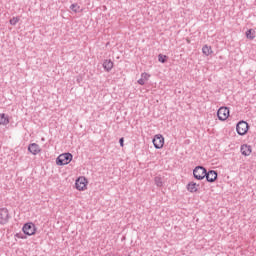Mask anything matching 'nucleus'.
Here are the masks:
<instances>
[{
    "mask_svg": "<svg viewBox=\"0 0 256 256\" xmlns=\"http://www.w3.org/2000/svg\"><path fill=\"white\" fill-rule=\"evenodd\" d=\"M73 161V154L67 152L60 154L56 159V164L59 166L69 165Z\"/></svg>",
    "mask_w": 256,
    "mask_h": 256,
    "instance_id": "nucleus-1",
    "label": "nucleus"
},
{
    "mask_svg": "<svg viewBox=\"0 0 256 256\" xmlns=\"http://www.w3.org/2000/svg\"><path fill=\"white\" fill-rule=\"evenodd\" d=\"M194 179L197 181H203L205 175H207V169L203 166H196L193 170Z\"/></svg>",
    "mask_w": 256,
    "mask_h": 256,
    "instance_id": "nucleus-2",
    "label": "nucleus"
},
{
    "mask_svg": "<svg viewBox=\"0 0 256 256\" xmlns=\"http://www.w3.org/2000/svg\"><path fill=\"white\" fill-rule=\"evenodd\" d=\"M236 131L238 135H246L249 131V124L246 121H239L236 125Z\"/></svg>",
    "mask_w": 256,
    "mask_h": 256,
    "instance_id": "nucleus-3",
    "label": "nucleus"
},
{
    "mask_svg": "<svg viewBox=\"0 0 256 256\" xmlns=\"http://www.w3.org/2000/svg\"><path fill=\"white\" fill-rule=\"evenodd\" d=\"M9 219H11L9 210L7 208H0V225H7Z\"/></svg>",
    "mask_w": 256,
    "mask_h": 256,
    "instance_id": "nucleus-4",
    "label": "nucleus"
},
{
    "mask_svg": "<svg viewBox=\"0 0 256 256\" xmlns=\"http://www.w3.org/2000/svg\"><path fill=\"white\" fill-rule=\"evenodd\" d=\"M152 143L155 149H163V145H165V138L161 134H157L154 136Z\"/></svg>",
    "mask_w": 256,
    "mask_h": 256,
    "instance_id": "nucleus-5",
    "label": "nucleus"
},
{
    "mask_svg": "<svg viewBox=\"0 0 256 256\" xmlns=\"http://www.w3.org/2000/svg\"><path fill=\"white\" fill-rule=\"evenodd\" d=\"M217 117L219 121H227L229 119V108L220 107L217 111Z\"/></svg>",
    "mask_w": 256,
    "mask_h": 256,
    "instance_id": "nucleus-6",
    "label": "nucleus"
},
{
    "mask_svg": "<svg viewBox=\"0 0 256 256\" xmlns=\"http://www.w3.org/2000/svg\"><path fill=\"white\" fill-rule=\"evenodd\" d=\"M22 231L24 233V235H35V231H37V228H35V224H33L32 222L26 223L24 224Z\"/></svg>",
    "mask_w": 256,
    "mask_h": 256,
    "instance_id": "nucleus-7",
    "label": "nucleus"
},
{
    "mask_svg": "<svg viewBox=\"0 0 256 256\" xmlns=\"http://www.w3.org/2000/svg\"><path fill=\"white\" fill-rule=\"evenodd\" d=\"M87 183L88 181L85 177H79L75 182V187L78 191H85L87 189Z\"/></svg>",
    "mask_w": 256,
    "mask_h": 256,
    "instance_id": "nucleus-8",
    "label": "nucleus"
},
{
    "mask_svg": "<svg viewBox=\"0 0 256 256\" xmlns=\"http://www.w3.org/2000/svg\"><path fill=\"white\" fill-rule=\"evenodd\" d=\"M206 178V181H208V183H215V181H217V171L215 170H210L208 172H206V175L204 176Z\"/></svg>",
    "mask_w": 256,
    "mask_h": 256,
    "instance_id": "nucleus-9",
    "label": "nucleus"
},
{
    "mask_svg": "<svg viewBox=\"0 0 256 256\" xmlns=\"http://www.w3.org/2000/svg\"><path fill=\"white\" fill-rule=\"evenodd\" d=\"M28 151L32 153V155H37L38 153H41V148L37 143H32L28 146Z\"/></svg>",
    "mask_w": 256,
    "mask_h": 256,
    "instance_id": "nucleus-10",
    "label": "nucleus"
},
{
    "mask_svg": "<svg viewBox=\"0 0 256 256\" xmlns=\"http://www.w3.org/2000/svg\"><path fill=\"white\" fill-rule=\"evenodd\" d=\"M251 146L250 145H247V144H243L241 146V153L242 155H244V157H249V155H251Z\"/></svg>",
    "mask_w": 256,
    "mask_h": 256,
    "instance_id": "nucleus-11",
    "label": "nucleus"
},
{
    "mask_svg": "<svg viewBox=\"0 0 256 256\" xmlns=\"http://www.w3.org/2000/svg\"><path fill=\"white\" fill-rule=\"evenodd\" d=\"M103 69L106 70L107 73H109V71H111V69H113V61L105 60L103 62Z\"/></svg>",
    "mask_w": 256,
    "mask_h": 256,
    "instance_id": "nucleus-12",
    "label": "nucleus"
},
{
    "mask_svg": "<svg viewBox=\"0 0 256 256\" xmlns=\"http://www.w3.org/2000/svg\"><path fill=\"white\" fill-rule=\"evenodd\" d=\"M187 190L190 193H197V183H195V182L188 183Z\"/></svg>",
    "mask_w": 256,
    "mask_h": 256,
    "instance_id": "nucleus-13",
    "label": "nucleus"
},
{
    "mask_svg": "<svg viewBox=\"0 0 256 256\" xmlns=\"http://www.w3.org/2000/svg\"><path fill=\"white\" fill-rule=\"evenodd\" d=\"M0 125H9V117L5 113L0 114Z\"/></svg>",
    "mask_w": 256,
    "mask_h": 256,
    "instance_id": "nucleus-14",
    "label": "nucleus"
},
{
    "mask_svg": "<svg viewBox=\"0 0 256 256\" xmlns=\"http://www.w3.org/2000/svg\"><path fill=\"white\" fill-rule=\"evenodd\" d=\"M202 52L204 55H206V57H209V55H211V53H213V50H211V46L204 45L202 48Z\"/></svg>",
    "mask_w": 256,
    "mask_h": 256,
    "instance_id": "nucleus-15",
    "label": "nucleus"
},
{
    "mask_svg": "<svg viewBox=\"0 0 256 256\" xmlns=\"http://www.w3.org/2000/svg\"><path fill=\"white\" fill-rule=\"evenodd\" d=\"M70 9L74 11V13H81V6H79V4H72Z\"/></svg>",
    "mask_w": 256,
    "mask_h": 256,
    "instance_id": "nucleus-16",
    "label": "nucleus"
},
{
    "mask_svg": "<svg viewBox=\"0 0 256 256\" xmlns=\"http://www.w3.org/2000/svg\"><path fill=\"white\" fill-rule=\"evenodd\" d=\"M154 183L157 187H163V180L159 176L154 178Z\"/></svg>",
    "mask_w": 256,
    "mask_h": 256,
    "instance_id": "nucleus-17",
    "label": "nucleus"
},
{
    "mask_svg": "<svg viewBox=\"0 0 256 256\" xmlns=\"http://www.w3.org/2000/svg\"><path fill=\"white\" fill-rule=\"evenodd\" d=\"M253 33V29H249L246 31V37L247 39H251V41H253V39H255V35H252Z\"/></svg>",
    "mask_w": 256,
    "mask_h": 256,
    "instance_id": "nucleus-18",
    "label": "nucleus"
},
{
    "mask_svg": "<svg viewBox=\"0 0 256 256\" xmlns=\"http://www.w3.org/2000/svg\"><path fill=\"white\" fill-rule=\"evenodd\" d=\"M158 61L160 63H167V55L159 54L158 55Z\"/></svg>",
    "mask_w": 256,
    "mask_h": 256,
    "instance_id": "nucleus-19",
    "label": "nucleus"
},
{
    "mask_svg": "<svg viewBox=\"0 0 256 256\" xmlns=\"http://www.w3.org/2000/svg\"><path fill=\"white\" fill-rule=\"evenodd\" d=\"M18 21H20L19 17H13L12 19H10V25H17Z\"/></svg>",
    "mask_w": 256,
    "mask_h": 256,
    "instance_id": "nucleus-20",
    "label": "nucleus"
},
{
    "mask_svg": "<svg viewBox=\"0 0 256 256\" xmlns=\"http://www.w3.org/2000/svg\"><path fill=\"white\" fill-rule=\"evenodd\" d=\"M141 77L144 79V81H149V77H151V75L147 74V72H144L141 74Z\"/></svg>",
    "mask_w": 256,
    "mask_h": 256,
    "instance_id": "nucleus-21",
    "label": "nucleus"
},
{
    "mask_svg": "<svg viewBox=\"0 0 256 256\" xmlns=\"http://www.w3.org/2000/svg\"><path fill=\"white\" fill-rule=\"evenodd\" d=\"M16 237H17L18 239H26V237H25L22 233H17V234H16Z\"/></svg>",
    "mask_w": 256,
    "mask_h": 256,
    "instance_id": "nucleus-22",
    "label": "nucleus"
},
{
    "mask_svg": "<svg viewBox=\"0 0 256 256\" xmlns=\"http://www.w3.org/2000/svg\"><path fill=\"white\" fill-rule=\"evenodd\" d=\"M119 143H120V146H121V147H124L125 138H123V137L120 138V139H119Z\"/></svg>",
    "mask_w": 256,
    "mask_h": 256,
    "instance_id": "nucleus-23",
    "label": "nucleus"
},
{
    "mask_svg": "<svg viewBox=\"0 0 256 256\" xmlns=\"http://www.w3.org/2000/svg\"><path fill=\"white\" fill-rule=\"evenodd\" d=\"M138 84H139V85H145V79L140 78V79L138 80Z\"/></svg>",
    "mask_w": 256,
    "mask_h": 256,
    "instance_id": "nucleus-24",
    "label": "nucleus"
},
{
    "mask_svg": "<svg viewBox=\"0 0 256 256\" xmlns=\"http://www.w3.org/2000/svg\"><path fill=\"white\" fill-rule=\"evenodd\" d=\"M1 71H3V68L0 67V73H1Z\"/></svg>",
    "mask_w": 256,
    "mask_h": 256,
    "instance_id": "nucleus-25",
    "label": "nucleus"
}]
</instances>
